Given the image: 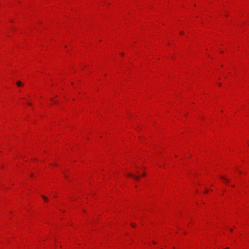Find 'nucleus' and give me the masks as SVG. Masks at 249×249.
Listing matches in <instances>:
<instances>
[{
	"label": "nucleus",
	"instance_id": "obj_4",
	"mask_svg": "<svg viewBox=\"0 0 249 249\" xmlns=\"http://www.w3.org/2000/svg\"><path fill=\"white\" fill-rule=\"evenodd\" d=\"M220 178H221V179L224 180V182L225 183H228L229 182V180L227 179H226L225 178H224L223 177L221 176V177H220Z\"/></svg>",
	"mask_w": 249,
	"mask_h": 249
},
{
	"label": "nucleus",
	"instance_id": "obj_5",
	"mask_svg": "<svg viewBox=\"0 0 249 249\" xmlns=\"http://www.w3.org/2000/svg\"><path fill=\"white\" fill-rule=\"evenodd\" d=\"M131 225L132 227H135V225H134V224H133V223H132V224H131Z\"/></svg>",
	"mask_w": 249,
	"mask_h": 249
},
{
	"label": "nucleus",
	"instance_id": "obj_6",
	"mask_svg": "<svg viewBox=\"0 0 249 249\" xmlns=\"http://www.w3.org/2000/svg\"><path fill=\"white\" fill-rule=\"evenodd\" d=\"M28 104L29 105H30V106L32 105L31 103H30V102H28Z\"/></svg>",
	"mask_w": 249,
	"mask_h": 249
},
{
	"label": "nucleus",
	"instance_id": "obj_11",
	"mask_svg": "<svg viewBox=\"0 0 249 249\" xmlns=\"http://www.w3.org/2000/svg\"><path fill=\"white\" fill-rule=\"evenodd\" d=\"M121 55H123V53H121Z\"/></svg>",
	"mask_w": 249,
	"mask_h": 249
},
{
	"label": "nucleus",
	"instance_id": "obj_8",
	"mask_svg": "<svg viewBox=\"0 0 249 249\" xmlns=\"http://www.w3.org/2000/svg\"><path fill=\"white\" fill-rule=\"evenodd\" d=\"M145 175H146L145 173H143L142 174V175L143 176H145Z\"/></svg>",
	"mask_w": 249,
	"mask_h": 249
},
{
	"label": "nucleus",
	"instance_id": "obj_12",
	"mask_svg": "<svg viewBox=\"0 0 249 249\" xmlns=\"http://www.w3.org/2000/svg\"><path fill=\"white\" fill-rule=\"evenodd\" d=\"M231 187H234V185H232V186H231Z\"/></svg>",
	"mask_w": 249,
	"mask_h": 249
},
{
	"label": "nucleus",
	"instance_id": "obj_2",
	"mask_svg": "<svg viewBox=\"0 0 249 249\" xmlns=\"http://www.w3.org/2000/svg\"><path fill=\"white\" fill-rule=\"evenodd\" d=\"M16 84H17V86H18V87L22 86H23V84H22L20 81H17V83H16Z\"/></svg>",
	"mask_w": 249,
	"mask_h": 249
},
{
	"label": "nucleus",
	"instance_id": "obj_1",
	"mask_svg": "<svg viewBox=\"0 0 249 249\" xmlns=\"http://www.w3.org/2000/svg\"><path fill=\"white\" fill-rule=\"evenodd\" d=\"M128 176L129 177H132V178H133L134 179L136 180H138L139 179V176H136L135 175H133L131 173H128L127 174Z\"/></svg>",
	"mask_w": 249,
	"mask_h": 249
},
{
	"label": "nucleus",
	"instance_id": "obj_3",
	"mask_svg": "<svg viewBox=\"0 0 249 249\" xmlns=\"http://www.w3.org/2000/svg\"><path fill=\"white\" fill-rule=\"evenodd\" d=\"M41 196L43 198V199L45 202H48V199L45 196L42 195Z\"/></svg>",
	"mask_w": 249,
	"mask_h": 249
},
{
	"label": "nucleus",
	"instance_id": "obj_10",
	"mask_svg": "<svg viewBox=\"0 0 249 249\" xmlns=\"http://www.w3.org/2000/svg\"><path fill=\"white\" fill-rule=\"evenodd\" d=\"M180 34H181V35H183V33L182 32H180Z\"/></svg>",
	"mask_w": 249,
	"mask_h": 249
},
{
	"label": "nucleus",
	"instance_id": "obj_9",
	"mask_svg": "<svg viewBox=\"0 0 249 249\" xmlns=\"http://www.w3.org/2000/svg\"><path fill=\"white\" fill-rule=\"evenodd\" d=\"M208 190H206L205 191V193H207L208 192Z\"/></svg>",
	"mask_w": 249,
	"mask_h": 249
},
{
	"label": "nucleus",
	"instance_id": "obj_7",
	"mask_svg": "<svg viewBox=\"0 0 249 249\" xmlns=\"http://www.w3.org/2000/svg\"><path fill=\"white\" fill-rule=\"evenodd\" d=\"M230 231L231 232H232V231H233V230H232V229H230Z\"/></svg>",
	"mask_w": 249,
	"mask_h": 249
}]
</instances>
